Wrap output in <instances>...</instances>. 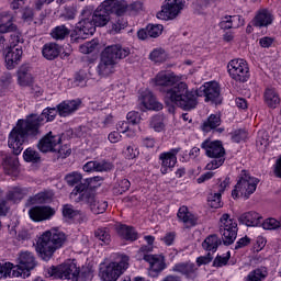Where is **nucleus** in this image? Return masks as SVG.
<instances>
[{"label":"nucleus","mask_w":281,"mask_h":281,"mask_svg":"<svg viewBox=\"0 0 281 281\" xmlns=\"http://www.w3.org/2000/svg\"><path fill=\"white\" fill-rule=\"evenodd\" d=\"M58 115L56 108H46L38 114H30L25 120L18 122V127L13 128L9 135V148L13 150L14 155H21L23 151V144L27 137H38L41 135V126L46 122H54Z\"/></svg>","instance_id":"1"},{"label":"nucleus","mask_w":281,"mask_h":281,"mask_svg":"<svg viewBox=\"0 0 281 281\" xmlns=\"http://www.w3.org/2000/svg\"><path fill=\"white\" fill-rule=\"evenodd\" d=\"M131 48L123 47L120 44L106 46L101 53L100 61L97 66V74L100 78H108L112 74H115V65L120 60L130 56Z\"/></svg>","instance_id":"2"},{"label":"nucleus","mask_w":281,"mask_h":281,"mask_svg":"<svg viewBox=\"0 0 281 281\" xmlns=\"http://www.w3.org/2000/svg\"><path fill=\"white\" fill-rule=\"evenodd\" d=\"M203 97L196 89H189L188 83L179 82L169 90L165 95L166 100H170L173 104L183 109V111H192L199 104L198 98Z\"/></svg>","instance_id":"3"},{"label":"nucleus","mask_w":281,"mask_h":281,"mask_svg":"<svg viewBox=\"0 0 281 281\" xmlns=\"http://www.w3.org/2000/svg\"><path fill=\"white\" fill-rule=\"evenodd\" d=\"M67 237L58 231H47L37 240L36 251L42 260H50L56 250L65 245Z\"/></svg>","instance_id":"4"},{"label":"nucleus","mask_w":281,"mask_h":281,"mask_svg":"<svg viewBox=\"0 0 281 281\" xmlns=\"http://www.w3.org/2000/svg\"><path fill=\"white\" fill-rule=\"evenodd\" d=\"M95 22L91 18V7H86L81 11V20L76 24L74 33L70 35L71 43H80L95 34Z\"/></svg>","instance_id":"5"},{"label":"nucleus","mask_w":281,"mask_h":281,"mask_svg":"<svg viewBox=\"0 0 281 281\" xmlns=\"http://www.w3.org/2000/svg\"><path fill=\"white\" fill-rule=\"evenodd\" d=\"M201 148L205 150L206 157L213 159L205 166V170H216L225 164V147L221 140L205 139L201 144Z\"/></svg>","instance_id":"6"},{"label":"nucleus","mask_w":281,"mask_h":281,"mask_svg":"<svg viewBox=\"0 0 281 281\" xmlns=\"http://www.w3.org/2000/svg\"><path fill=\"white\" fill-rule=\"evenodd\" d=\"M131 258L126 255H121L119 261H112L100 268L99 276L103 281H117L128 269Z\"/></svg>","instance_id":"7"},{"label":"nucleus","mask_w":281,"mask_h":281,"mask_svg":"<svg viewBox=\"0 0 281 281\" xmlns=\"http://www.w3.org/2000/svg\"><path fill=\"white\" fill-rule=\"evenodd\" d=\"M258 183H260V179L251 177L247 170H241L237 183L235 184V189L232 191V196L236 199L238 198V194H240L241 196H245V199H249V196L256 192Z\"/></svg>","instance_id":"8"},{"label":"nucleus","mask_w":281,"mask_h":281,"mask_svg":"<svg viewBox=\"0 0 281 281\" xmlns=\"http://www.w3.org/2000/svg\"><path fill=\"white\" fill-rule=\"evenodd\" d=\"M47 273L54 280H71L78 281L80 268L74 261L64 262L59 266H52L47 269Z\"/></svg>","instance_id":"9"},{"label":"nucleus","mask_w":281,"mask_h":281,"mask_svg":"<svg viewBox=\"0 0 281 281\" xmlns=\"http://www.w3.org/2000/svg\"><path fill=\"white\" fill-rule=\"evenodd\" d=\"M220 223V234L222 235L223 244L226 246L234 245L238 236V224L227 213L222 215Z\"/></svg>","instance_id":"10"},{"label":"nucleus","mask_w":281,"mask_h":281,"mask_svg":"<svg viewBox=\"0 0 281 281\" xmlns=\"http://www.w3.org/2000/svg\"><path fill=\"white\" fill-rule=\"evenodd\" d=\"M186 8V0H165L162 9L157 13V19L161 21H172L181 14Z\"/></svg>","instance_id":"11"},{"label":"nucleus","mask_w":281,"mask_h":281,"mask_svg":"<svg viewBox=\"0 0 281 281\" xmlns=\"http://www.w3.org/2000/svg\"><path fill=\"white\" fill-rule=\"evenodd\" d=\"M228 74L236 82L249 80V65L245 59H233L227 65Z\"/></svg>","instance_id":"12"},{"label":"nucleus","mask_w":281,"mask_h":281,"mask_svg":"<svg viewBox=\"0 0 281 281\" xmlns=\"http://www.w3.org/2000/svg\"><path fill=\"white\" fill-rule=\"evenodd\" d=\"M61 144L63 136L60 134L48 132L44 137L40 139L37 148L41 150V153H56V150H58L59 155H63V151L60 150Z\"/></svg>","instance_id":"13"},{"label":"nucleus","mask_w":281,"mask_h":281,"mask_svg":"<svg viewBox=\"0 0 281 281\" xmlns=\"http://www.w3.org/2000/svg\"><path fill=\"white\" fill-rule=\"evenodd\" d=\"M79 199L82 201V203L89 205L93 214H104L109 207V202L98 199L91 191H85L83 193H80Z\"/></svg>","instance_id":"14"},{"label":"nucleus","mask_w":281,"mask_h":281,"mask_svg":"<svg viewBox=\"0 0 281 281\" xmlns=\"http://www.w3.org/2000/svg\"><path fill=\"white\" fill-rule=\"evenodd\" d=\"M179 153H181V147L172 148L159 155L161 175L172 172V169L177 166V155H179Z\"/></svg>","instance_id":"15"},{"label":"nucleus","mask_w":281,"mask_h":281,"mask_svg":"<svg viewBox=\"0 0 281 281\" xmlns=\"http://www.w3.org/2000/svg\"><path fill=\"white\" fill-rule=\"evenodd\" d=\"M156 87H159L160 91H164L166 94L168 90L172 89L177 85V76L172 71L161 70L154 78Z\"/></svg>","instance_id":"16"},{"label":"nucleus","mask_w":281,"mask_h":281,"mask_svg":"<svg viewBox=\"0 0 281 281\" xmlns=\"http://www.w3.org/2000/svg\"><path fill=\"white\" fill-rule=\"evenodd\" d=\"M198 92L204 95L205 102H215V104L221 102V87L216 81L205 83Z\"/></svg>","instance_id":"17"},{"label":"nucleus","mask_w":281,"mask_h":281,"mask_svg":"<svg viewBox=\"0 0 281 281\" xmlns=\"http://www.w3.org/2000/svg\"><path fill=\"white\" fill-rule=\"evenodd\" d=\"M227 188H229V178H225L223 182L214 188V192L209 194L207 201L210 207H213L214 210L223 207V202L221 201V199L223 196V192H225Z\"/></svg>","instance_id":"18"},{"label":"nucleus","mask_w":281,"mask_h":281,"mask_svg":"<svg viewBox=\"0 0 281 281\" xmlns=\"http://www.w3.org/2000/svg\"><path fill=\"white\" fill-rule=\"evenodd\" d=\"M110 16L111 14H116V16H122L126 12V2L120 0H104L100 5Z\"/></svg>","instance_id":"19"},{"label":"nucleus","mask_w":281,"mask_h":281,"mask_svg":"<svg viewBox=\"0 0 281 281\" xmlns=\"http://www.w3.org/2000/svg\"><path fill=\"white\" fill-rule=\"evenodd\" d=\"M144 260L149 265L150 276H157V273H161L166 269V261L159 255H145Z\"/></svg>","instance_id":"20"},{"label":"nucleus","mask_w":281,"mask_h":281,"mask_svg":"<svg viewBox=\"0 0 281 281\" xmlns=\"http://www.w3.org/2000/svg\"><path fill=\"white\" fill-rule=\"evenodd\" d=\"M56 212L48 206H34L30 209L29 215L35 223H41V221H47L50 216H54Z\"/></svg>","instance_id":"21"},{"label":"nucleus","mask_w":281,"mask_h":281,"mask_svg":"<svg viewBox=\"0 0 281 281\" xmlns=\"http://www.w3.org/2000/svg\"><path fill=\"white\" fill-rule=\"evenodd\" d=\"M113 170V164L109 160H91L83 165L85 172H109Z\"/></svg>","instance_id":"22"},{"label":"nucleus","mask_w":281,"mask_h":281,"mask_svg":"<svg viewBox=\"0 0 281 281\" xmlns=\"http://www.w3.org/2000/svg\"><path fill=\"white\" fill-rule=\"evenodd\" d=\"M273 13L268 9H260L252 20L255 27H269L273 23Z\"/></svg>","instance_id":"23"},{"label":"nucleus","mask_w":281,"mask_h":281,"mask_svg":"<svg viewBox=\"0 0 281 281\" xmlns=\"http://www.w3.org/2000/svg\"><path fill=\"white\" fill-rule=\"evenodd\" d=\"M36 267V258L30 251H22L18 257V269L21 271H32Z\"/></svg>","instance_id":"24"},{"label":"nucleus","mask_w":281,"mask_h":281,"mask_svg":"<svg viewBox=\"0 0 281 281\" xmlns=\"http://www.w3.org/2000/svg\"><path fill=\"white\" fill-rule=\"evenodd\" d=\"M90 18L97 27H104V25H108L109 21H111V15L101 9L100 5L94 11L93 8L90 7Z\"/></svg>","instance_id":"25"},{"label":"nucleus","mask_w":281,"mask_h":281,"mask_svg":"<svg viewBox=\"0 0 281 281\" xmlns=\"http://www.w3.org/2000/svg\"><path fill=\"white\" fill-rule=\"evenodd\" d=\"M196 265L193 262H180L173 266L172 271L186 276L189 280H194L196 278Z\"/></svg>","instance_id":"26"},{"label":"nucleus","mask_w":281,"mask_h":281,"mask_svg":"<svg viewBox=\"0 0 281 281\" xmlns=\"http://www.w3.org/2000/svg\"><path fill=\"white\" fill-rule=\"evenodd\" d=\"M23 56V49L21 47H9L8 53L4 57L7 69H14Z\"/></svg>","instance_id":"27"},{"label":"nucleus","mask_w":281,"mask_h":281,"mask_svg":"<svg viewBox=\"0 0 281 281\" xmlns=\"http://www.w3.org/2000/svg\"><path fill=\"white\" fill-rule=\"evenodd\" d=\"M80 109V101L67 100L57 105L58 115L60 117H68L72 113H76Z\"/></svg>","instance_id":"28"},{"label":"nucleus","mask_w":281,"mask_h":281,"mask_svg":"<svg viewBox=\"0 0 281 281\" xmlns=\"http://www.w3.org/2000/svg\"><path fill=\"white\" fill-rule=\"evenodd\" d=\"M263 102L269 109H278L280 106V93L276 88H266L263 92Z\"/></svg>","instance_id":"29"},{"label":"nucleus","mask_w":281,"mask_h":281,"mask_svg":"<svg viewBox=\"0 0 281 281\" xmlns=\"http://www.w3.org/2000/svg\"><path fill=\"white\" fill-rule=\"evenodd\" d=\"M177 217L186 227H194L196 225V221H199V218L190 212L188 206H181L178 210Z\"/></svg>","instance_id":"30"},{"label":"nucleus","mask_w":281,"mask_h":281,"mask_svg":"<svg viewBox=\"0 0 281 281\" xmlns=\"http://www.w3.org/2000/svg\"><path fill=\"white\" fill-rule=\"evenodd\" d=\"M10 32H16L14 18L8 12L0 13V34H10Z\"/></svg>","instance_id":"31"},{"label":"nucleus","mask_w":281,"mask_h":281,"mask_svg":"<svg viewBox=\"0 0 281 281\" xmlns=\"http://www.w3.org/2000/svg\"><path fill=\"white\" fill-rule=\"evenodd\" d=\"M238 221L241 225H246L247 227H258V225L262 223V217L257 212L250 211L241 214Z\"/></svg>","instance_id":"32"},{"label":"nucleus","mask_w":281,"mask_h":281,"mask_svg":"<svg viewBox=\"0 0 281 281\" xmlns=\"http://www.w3.org/2000/svg\"><path fill=\"white\" fill-rule=\"evenodd\" d=\"M63 47L56 43H46L42 48V54L46 60H56L60 56Z\"/></svg>","instance_id":"33"},{"label":"nucleus","mask_w":281,"mask_h":281,"mask_svg":"<svg viewBox=\"0 0 281 281\" xmlns=\"http://www.w3.org/2000/svg\"><path fill=\"white\" fill-rule=\"evenodd\" d=\"M83 181V183H80L77 187H75L71 194L78 196V194H85V192H88L87 188H97L98 186L95 183H100V181H102V177L97 176L92 178H87Z\"/></svg>","instance_id":"34"},{"label":"nucleus","mask_w":281,"mask_h":281,"mask_svg":"<svg viewBox=\"0 0 281 281\" xmlns=\"http://www.w3.org/2000/svg\"><path fill=\"white\" fill-rule=\"evenodd\" d=\"M18 83L20 87H31V85H34V77L30 72L29 66H21L18 70Z\"/></svg>","instance_id":"35"},{"label":"nucleus","mask_w":281,"mask_h":281,"mask_svg":"<svg viewBox=\"0 0 281 281\" xmlns=\"http://www.w3.org/2000/svg\"><path fill=\"white\" fill-rule=\"evenodd\" d=\"M142 104L148 111H161V109H164V105L157 101L155 94L150 91L145 92L142 99Z\"/></svg>","instance_id":"36"},{"label":"nucleus","mask_w":281,"mask_h":281,"mask_svg":"<svg viewBox=\"0 0 281 281\" xmlns=\"http://www.w3.org/2000/svg\"><path fill=\"white\" fill-rule=\"evenodd\" d=\"M2 167L5 175H14L19 170V157L5 156L2 160Z\"/></svg>","instance_id":"37"},{"label":"nucleus","mask_w":281,"mask_h":281,"mask_svg":"<svg viewBox=\"0 0 281 281\" xmlns=\"http://www.w3.org/2000/svg\"><path fill=\"white\" fill-rule=\"evenodd\" d=\"M223 241L217 237L216 234L209 235L204 241L202 243L203 249L205 251H212V254H215V251L221 247Z\"/></svg>","instance_id":"38"},{"label":"nucleus","mask_w":281,"mask_h":281,"mask_svg":"<svg viewBox=\"0 0 281 281\" xmlns=\"http://www.w3.org/2000/svg\"><path fill=\"white\" fill-rule=\"evenodd\" d=\"M117 234L123 238L124 240H131L132 243L137 240V233L135 228L128 225H120L117 227Z\"/></svg>","instance_id":"39"},{"label":"nucleus","mask_w":281,"mask_h":281,"mask_svg":"<svg viewBox=\"0 0 281 281\" xmlns=\"http://www.w3.org/2000/svg\"><path fill=\"white\" fill-rule=\"evenodd\" d=\"M25 189L21 187H13L7 192L5 199L7 201H11V203H19L25 196Z\"/></svg>","instance_id":"40"},{"label":"nucleus","mask_w":281,"mask_h":281,"mask_svg":"<svg viewBox=\"0 0 281 281\" xmlns=\"http://www.w3.org/2000/svg\"><path fill=\"white\" fill-rule=\"evenodd\" d=\"M221 124V115L218 114H211L206 121L202 124V131L204 133H210V131H214V128H218Z\"/></svg>","instance_id":"41"},{"label":"nucleus","mask_w":281,"mask_h":281,"mask_svg":"<svg viewBox=\"0 0 281 281\" xmlns=\"http://www.w3.org/2000/svg\"><path fill=\"white\" fill-rule=\"evenodd\" d=\"M69 34H71V30L66 27L65 24L54 27L50 32V36L55 41H65Z\"/></svg>","instance_id":"42"},{"label":"nucleus","mask_w":281,"mask_h":281,"mask_svg":"<svg viewBox=\"0 0 281 281\" xmlns=\"http://www.w3.org/2000/svg\"><path fill=\"white\" fill-rule=\"evenodd\" d=\"M241 16L240 15H226L224 16V19L220 22V27L221 30H232V27H234V23H236V21L239 22L238 25H243L241 21Z\"/></svg>","instance_id":"43"},{"label":"nucleus","mask_w":281,"mask_h":281,"mask_svg":"<svg viewBox=\"0 0 281 281\" xmlns=\"http://www.w3.org/2000/svg\"><path fill=\"white\" fill-rule=\"evenodd\" d=\"M24 161L29 164H41V154L32 147H29L23 153Z\"/></svg>","instance_id":"44"},{"label":"nucleus","mask_w":281,"mask_h":281,"mask_svg":"<svg viewBox=\"0 0 281 281\" xmlns=\"http://www.w3.org/2000/svg\"><path fill=\"white\" fill-rule=\"evenodd\" d=\"M149 126L153 128L156 133H161L166 128V124L164 123V115L157 114L153 116L149 121Z\"/></svg>","instance_id":"45"},{"label":"nucleus","mask_w":281,"mask_h":281,"mask_svg":"<svg viewBox=\"0 0 281 281\" xmlns=\"http://www.w3.org/2000/svg\"><path fill=\"white\" fill-rule=\"evenodd\" d=\"M65 181L70 188H74V186H80L82 182V173L78 171H72L70 173H67L65 177Z\"/></svg>","instance_id":"46"},{"label":"nucleus","mask_w":281,"mask_h":281,"mask_svg":"<svg viewBox=\"0 0 281 281\" xmlns=\"http://www.w3.org/2000/svg\"><path fill=\"white\" fill-rule=\"evenodd\" d=\"M149 58L154 63H166V60H168V55L162 48H156L150 53Z\"/></svg>","instance_id":"47"},{"label":"nucleus","mask_w":281,"mask_h":281,"mask_svg":"<svg viewBox=\"0 0 281 281\" xmlns=\"http://www.w3.org/2000/svg\"><path fill=\"white\" fill-rule=\"evenodd\" d=\"M267 278V268H258L248 274V281H262Z\"/></svg>","instance_id":"48"},{"label":"nucleus","mask_w":281,"mask_h":281,"mask_svg":"<svg viewBox=\"0 0 281 281\" xmlns=\"http://www.w3.org/2000/svg\"><path fill=\"white\" fill-rule=\"evenodd\" d=\"M128 25V22L124 20V18H119L115 22L112 23L110 33L111 34H120L122 30H124Z\"/></svg>","instance_id":"49"},{"label":"nucleus","mask_w":281,"mask_h":281,"mask_svg":"<svg viewBox=\"0 0 281 281\" xmlns=\"http://www.w3.org/2000/svg\"><path fill=\"white\" fill-rule=\"evenodd\" d=\"M95 238L104 243V245H109L111 243V234H109V228H98L94 232Z\"/></svg>","instance_id":"50"},{"label":"nucleus","mask_w":281,"mask_h":281,"mask_svg":"<svg viewBox=\"0 0 281 281\" xmlns=\"http://www.w3.org/2000/svg\"><path fill=\"white\" fill-rule=\"evenodd\" d=\"M161 32H164V25L161 24L147 25V34L150 38H157L158 36H161Z\"/></svg>","instance_id":"51"},{"label":"nucleus","mask_w":281,"mask_h":281,"mask_svg":"<svg viewBox=\"0 0 281 281\" xmlns=\"http://www.w3.org/2000/svg\"><path fill=\"white\" fill-rule=\"evenodd\" d=\"M98 47V41L92 40L90 42H86L85 44L80 45L79 52L81 54H91L95 52V48Z\"/></svg>","instance_id":"52"},{"label":"nucleus","mask_w":281,"mask_h":281,"mask_svg":"<svg viewBox=\"0 0 281 281\" xmlns=\"http://www.w3.org/2000/svg\"><path fill=\"white\" fill-rule=\"evenodd\" d=\"M78 214H80V211L75 210L72 205L65 204L63 206V215L65 218H74L75 216H78Z\"/></svg>","instance_id":"53"},{"label":"nucleus","mask_w":281,"mask_h":281,"mask_svg":"<svg viewBox=\"0 0 281 281\" xmlns=\"http://www.w3.org/2000/svg\"><path fill=\"white\" fill-rule=\"evenodd\" d=\"M124 155L126 159H135L139 155V149L135 145H128L124 150Z\"/></svg>","instance_id":"54"},{"label":"nucleus","mask_w":281,"mask_h":281,"mask_svg":"<svg viewBox=\"0 0 281 281\" xmlns=\"http://www.w3.org/2000/svg\"><path fill=\"white\" fill-rule=\"evenodd\" d=\"M229 258H232V254L228 251L226 256H217L213 261V267H225L227 262H229Z\"/></svg>","instance_id":"55"},{"label":"nucleus","mask_w":281,"mask_h":281,"mask_svg":"<svg viewBox=\"0 0 281 281\" xmlns=\"http://www.w3.org/2000/svg\"><path fill=\"white\" fill-rule=\"evenodd\" d=\"M260 225H262L263 229H278V227H280V222L273 217H270L262 222Z\"/></svg>","instance_id":"56"},{"label":"nucleus","mask_w":281,"mask_h":281,"mask_svg":"<svg viewBox=\"0 0 281 281\" xmlns=\"http://www.w3.org/2000/svg\"><path fill=\"white\" fill-rule=\"evenodd\" d=\"M12 267L11 262H0V278H8L12 273Z\"/></svg>","instance_id":"57"},{"label":"nucleus","mask_w":281,"mask_h":281,"mask_svg":"<svg viewBox=\"0 0 281 281\" xmlns=\"http://www.w3.org/2000/svg\"><path fill=\"white\" fill-rule=\"evenodd\" d=\"M247 139V132L245 130H238L235 131L232 140L235 142V144H240V142H245Z\"/></svg>","instance_id":"58"},{"label":"nucleus","mask_w":281,"mask_h":281,"mask_svg":"<svg viewBox=\"0 0 281 281\" xmlns=\"http://www.w3.org/2000/svg\"><path fill=\"white\" fill-rule=\"evenodd\" d=\"M126 117L130 124H139V122L142 121V116L138 112L135 111L128 112Z\"/></svg>","instance_id":"59"},{"label":"nucleus","mask_w":281,"mask_h":281,"mask_svg":"<svg viewBox=\"0 0 281 281\" xmlns=\"http://www.w3.org/2000/svg\"><path fill=\"white\" fill-rule=\"evenodd\" d=\"M47 199H49L47 196V193L41 192V193L35 194L33 198H31V202L41 204V203H45L47 201Z\"/></svg>","instance_id":"60"},{"label":"nucleus","mask_w":281,"mask_h":281,"mask_svg":"<svg viewBox=\"0 0 281 281\" xmlns=\"http://www.w3.org/2000/svg\"><path fill=\"white\" fill-rule=\"evenodd\" d=\"M175 238H177V234L175 232H170L167 233L161 240L165 243V245L170 247V245H173Z\"/></svg>","instance_id":"61"},{"label":"nucleus","mask_w":281,"mask_h":281,"mask_svg":"<svg viewBox=\"0 0 281 281\" xmlns=\"http://www.w3.org/2000/svg\"><path fill=\"white\" fill-rule=\"evenodd\" d=\"M131 188V181L128 179H122L119 182V194H124Z\"/></svg>","instance_id":"62"},{"label":"nucleus","mask_w":281,"mask_h":281,"mask_svg":"<svg viewBox=\"0 0 281 281\" xmlns=\"http://www.w3.org/2000/svg\"><path fill=\"white\" fill-rule=\"evenodd\" d=\"M257 144H260V146H269V135L266 132H260Z\"/></svg>","instance_id":"63"},{"label":"nucleus","mask_w":281,"mask_h":281,"mask_svg":"<svg viewBox=\"0 0 281 281\" xmlns=\"http://www.w3.org/2000/svg\"><path fill=\"white\" fill-rule=\"evenodd\" d=\"M273 37L265 36L259 40V45L263 48H269L273 45Z\"/></svg>","instance_id":"64"}]
</instances>
